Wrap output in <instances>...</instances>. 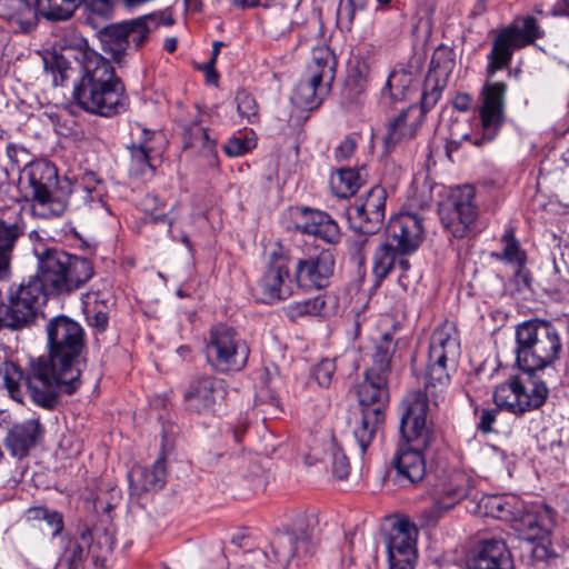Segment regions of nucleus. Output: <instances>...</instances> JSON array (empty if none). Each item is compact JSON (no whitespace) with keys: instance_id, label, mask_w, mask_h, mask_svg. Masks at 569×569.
Listing matches in <instances>:
<instances>
[{"instance_id":"1","label":"nucleus","mask_w":569,"mask_h":569,"mask_svg":"<svg viewBox=\"0 0 569 569\" xmlns=\"http://www.w3.org/2000/svg\"><path fill=\"white\" fill-rule=\"evenodd\" d=\"M47 332L49 358L30 362L27 389L34 405L53 409L61 390L71 395L79 386L84 332L78 322L67 317L51 320Z\"/></svg>"},{"instance_id":"2","label":"nucleus","mask_w":569,"mask_h":569,"mask_svg":"<svg viewBox=\"0 0 569 569\" xmlns=\"http://www.w3.org/2000/svg\"><path fill=\"white\" fill-rule=\"evenodd\" d=\"M479 507L486 516L510 522L519 538L528 543L533 561L547 562L556 556L550 540L555 516L548 506L527 505L518 496L505 493L482 497Z\"/></svg>"},{"instance_id":"3","label":"nucleus","mask_w":569,"mask_h":569,"mask_svg":"<svg viewBox=\"0 0 569 569\" xmlns=\"http://www.w3.org/2000/svg\"><path fill=\"white\" fill-rule=\"evenodd\" d=\"M401 408L402 440L395 455L393 465L400 477L416 483L426 475L422 450L432 441V431L427 419L428 403L421 391H412L403 398Z\"/></svg>"},{"instance_id":"4","label":"nucleus","mask_w":569,"mask_h":569,"mask_svg":"<svg viewBox=\"0 0 569 569\" xmlns=\"http://www.w3.org/2000/svg\"><path fill=\"white\" fill-rule=\"evenodd\" d=\"M561 349L560 333L549 321L532 319L516 328V361L525 372L543 370L559 358Z\"/></svg>"},{"instance_id":"5","label":"nucleus","mask_w":569,"mask_h":569,"mask_svg":"<svg viewBox=\"0 0 569 569\" xmlns=\"http://www.w3.org/2000/svg\"><path fill=\"white\" fill-rule=\"evenodd\" d=\"M460 356V340L456 326L446 321L430 338L428 361L425 372L426 402L438 406L445 400L450 382L449 367H455Z\"/></svg>"},{"instance_id":"6","label":"nucleus","mask_w":569,"mask_h":569,"mask_svg":"<svg viewBox=\"0 0 569 569\" xmlns=\"http://www.w3.org/2000/svg\"><path fill=\"white\" fill-rule=\"evenodd\" d=\"M38 271L54 295L70 293L86 284L93 276L90 260L57 249L37 252Z\"/></svg>"},{"instance_id":"7","label":"nucleus","mask_w":569,"mask_h":569,"mask_svg":"<svg viewBox=\"0 0 569 569\" xmlns=\"http://www.w3.org/2000/svg\"><path fill=\"white\" fill-rule=\"evenodd\" d=\"M249 355L247 341L236 329L220 325L209 331L206 357L214 371L220 373L241 371L247 366Z\"/></svg>"},{"instance_id":"8","label":"nucleus","mask_w":569,"mask_h":569,"mask_svg":"<svg viewBox=\"0 0 569 569\" xmlns=\"http://www.w3.org/2000/svg\"><path fill=\"white\" fill-rule=\"evenodd\" d=\"M543 32L538 26L536 19L527 16L519 21L497 31L490 52L487 56V73L491 78L499 70L509 67L513 51L533 43L542 38Z\"/></svg>"},{"instance_id":"9","label":"nucleus","mask_w":569,"mask_h":569,"mask_svg":"<svg viewBox=\"0 0 569 569\" xmlns=\"http://www.w3.org/2000/svg\"><path fill=\"white\" fill-rule=\"evenodd\" d=\"M47 295L53 293L38 271L11 293L9 306H0V329H19L30 323L44 303Z\"/></svg>"},{"instance_id":"10","label":"nucleus","mask_w":569,"mask_h":569,"mask_svg":"<svg viewBox=\"0 0 569 569\" xmlns=\"http://www.w3.org/2000/svg\"><path fill=\"white\" fill-rule=\"evenodd\" d=\"M548 397V388L542 381L529 378L521 381L512 378L496 387L492 398L500 410L513 415H523L527 411L540 408Z\"/></svg>"},{"instance_id":"11","label":"nucleus","mask_w":569,"mask_h":569,"mask_svg":"<svg viewBox=\"0 0 569 569\" xmlns=\"http://www.w3.org/2000/svg\"><path fill=\"white\" fill-rule=\"evenodd\" d=\"M57 169L48 161L27 163L20 174V184L29 188V196L53 216L63 213L66 197H54L51 188L56 184Z\"/></svg>"},{"instance_id":"12","label":"nucleus","mask_w":569,"mask_h":569,"mask_svg":"<svg viewBox=\"0 0 569 569\" xmlns=\"http://www.w3.org/2000/svg\"><path fill=\"white\" fill-rule=\"evenodd\" d=\"M443 227L455 237L463 238L478 217L472 186L453 189L439 209Z\"/></svg>"},{"instance_id":"13","label":"nucleus","mask_w":569,"mask_h":569,"mask_svg":"<svg viewBox=\"0 0 569 569\" xmlns=\"http://www.w3.org/2000/svg\"><path fill=\"white\" fill-rule=\"evenodd\" d=\"M73 99L84 111L102 117L117 114L126 110L128 104L122 83L78 84L73 90Z\"/></svg>"},{"instance_id":"14","label":"nucleus","mask_w":569,"mask_h":569,"mask_svg":"<svg viewBox=\"0 0 569 569\" xmlns=\"http://www.w3.org/2000/svg\"><path fill=\"white\" fill-rule=\"evenodd\" d=\"M419 530L408 518L398 519L386 539L389 569H415Z\"/></svg>"},{"instance_id":"15","label":"nucleus","mask_w":569,"mask_h":569,"mask_svg":"<svg viewBox=\"0 0 569 569\" xmlns=\"http://www.w3.org/2000/svg\"><path fill=\"white\" fill-rule=\"evenodd\" d=\"M289 260L278 251L270 254L268 266L256 286V297L264 303L286 300L292 295Z\"/></svg>"},{"instance_id":"16","label":"nucleus","mask_w":569,"mask_h":569,"mask_svg":"<svg viewBox=\"0 0 569 569\" xmlns=\"http://www.w3.org/2000/svg\"><path fill=\"white\" fill-rule=\"evenodd\" d=\"M386 201V189L379 184L372 187L348 209L351 226L362 233L377 232L385 219Z\"/></svg>"},{"instance_id":"17","label":"nucleus","mask_w":569,"mask_h":569,"mask_svg":"<svg viewBox=\"0 0 569 569\" xmlns=\"http://www.w3.org/2000/svg\"><path fill=\"white\" fill-rule=\"evenodd\" d=\"M131 143L128 147L130 151L129 172L137 178H148L154 173L160 163V153L153 146L159 136L140 123H134L130 129Z\"/></svg>"},{"instance_id":"18","label":"nucleus","mask_w":569,"mask_h":569,"mask_svg":"<svg viewBox=\"0 0 569 569\" xmlns=\"http://www.w3.org/2000/svg\"><path fill=\"white\" fill-rule=\"evenodd\" d=\"M507 86L503 82L487 83L482 90L480 108L481 138L472 139L470 134H461V139L470 140L475 146L491 141L498 133L503 121V100Z\"/></svg>"},{"instance_id":"19","label":"nucleus","mask_w":569,"mask_h":569,"mask_svg":"<svg viewBox=\"0 0 569 569\" xmlns=\"http://www.w3.org/2000/svg\"><path fill=\"white\" fill-rule=\"evenodd\" d=\"M455 67V52L451 49L439 47L433 51L430 70L427 77V84L429 86L433 82V87L430 91H426L421 96V107H418V109L422 114L437 103Z\"/></svg>"},{"instance_id":"20","label":"nucleus","mask_w":569,"mask_h":569,"mask_svg":"<svg viewBox=\"0 0 569 569\" xmlns=\"http://www.w3.org/2000/svg\"><path fill=\"white\" fill-rule=\"evenodd\" d=\"M467 567L468 569H513L515 561L503 539L486 538L475 546Z\"/></svg>"},{"instance_id":"21","label":"nucleus","mask_w":569,"mask_h":569,"mask_svg":"<svg viewBox=\"0 0 569 569\" xmlns=\"http://www.w3.org/2000/svg\"><path fill=\"white\" fill-rule=\"evenodd\" d=\"M335 258L330 250H322L316 257L299 260L296 266L297 282L301 288L321 289L333 273Z\"/></svg>"},{"instance_id":"22","label":"nucleus","mask_w":569,"mask_h":569,"mask_svg":"<svg viewBox=\"0 0 569 569\" xmlns=\"http://www.w3.org/2000/svg\"><path fill=\"white\" fill-rule=\"evenodd\" d=\"M423 233L421 219L412 213L392 217L387 227L388 238L402 253L417 250L423 240Z\"/></svg>"},{"instance_id":"23","label":"nucleus","mask_w":569,"mask_h":569,"mask_svg":"<svg viewBox=\"0 0 569 569\" xmlns=\"http://www.w3.org/2000/svg\"><path fill=\"white\" fill-rule=\"evenodd\" d=\"M222 381L212 377H201L194 380L184 395L190 410L198 413L212 412L219 401L224 397Z\"/></svg>"},{"instance_id":"24","label":"nucleus","mask_w":569,"mask_h":569,"mask_svg":"<svg viewBox=\"0 0 569 569\" xmlns=\"http://www.w3.org/2000/svg\"><path fill=\"white\" fill-rule=\"evenodd\" d=\"M273 556V569H284L297 555H309L313 549L311 535L308 531L298 536L295 532L277 533L270 543Z\"/></svg>"},{"instance_id":"25","label":"nucleus","mask_w":569,"mask_h":569,"mask_svg":"<svg viewBox=\"0 0 569 569\" xmlns=\"http://www.w3.org/2000/svg\"><path fill=\"white\" fill-rule=\"evenodd\" d=\"M295 226L302 233L316 236L328 243H337L341 236L338 224L330 216L309 208L296 210Z\"/></svg>"},{"instance_id":"26","label":"nucleus","mask_w":569,"mask_h":569,"mask_svg":"<svg viewBox=\"0 0 569 569\" xmlns=\"http://www.w3.org/2000/svg\"><path fill=\"white\" fill-rule=\"evenodd\" d=\"M422 122V112L417 106L410 104L401 110L389 124L383 137L387 151H391L398 144L412 139Z\"/></svg>"},{"instance_id":"27","label":"nucleus","mask_w":569,"mask_h":569,"mask_svg":"<svg viewBox=\"0 0 569 569\" xmlns=\"http://www.w3.org/2000/svg\"><path fill=\"white\" fill-rule=\"evenodd\" d=\"M355 389L360 409L386 411L389 403L387 378L365 372L363 380L357 383Z\"/></svg>"},{"instance_id":"28","label":"nucleus","mask_w":569,"mask_h":569,"mask_svg":"<svg viewBox=\"0 0 569 569\" xmlns=\"http://www.w3.org/2000/svg\"><path fill=\"white\" fill-rule=\"evenodd\" d=\"M122 83L110 61L93 50L82 53V78L79 84L109 86Z\"/></svg>"},{"instance_id":"29","label":"nucleus","mask_w":569,"mask_h":569,"mask_svg":"<svg viewBox=\"0 0 569 569\" xmlns=\"http://www.w3.org/2000/svg\"><path fill=\"white\" fill-rule=\"evenodd\" d=\"M309 457L315 461L321 460L327 465L331 466L332 475L340 480L348 477L350 472L349 459L339 447L333 436L329 432L322 438L321 446L315 443L311 449Z\"/></svg>"},{"instance_id":"30","label":"nucleus","mask_w":569,"mask_h":569,"mask_svg":"<svg viewBox=\"0 0 569 569\" xmlns=\"http://www.w3.org/2000/svg\"><path fill=\"white\" fill-rule=\"evenodd\" d=\"M128 478L133 495L140 496L148 491L161 489L166 483L164 458H158L150 468L134 466Z\"/></svg>"},{"instance_id":"31","label":"nucleus","mask_w":569,"mask_h":569,"mask_svg":"<svg viewBox=\"0 0 569 569\" xmlns=\"http://www.w3.org/2000/svg\"><path fill=\"white\" fill-rule=\"evenodd\" d=\"M385 412L380 409H360L349 420V427L360 448L365 453L372 442L379 426L383 422Z\"/></svg>"},{"instance_id":"32","label":"nucleus","mask_w":569,"mask_h":569,"mask_svg":"<svg viewBox=\"0 0 569 569\" xmlns=\"http://www.w3.org/2000/svg\"><path fill=\"white\" fill-rule=\"evenodd\" d=\"M41 435V426L38 420L29 419L22 423L14 425L7 435L6 445L8 450L18 458L28 455L30 448L34 447Z\"/></svg>"},{"instance_id":"33","label":"nucleus","mask_w":569,"mask_h":569,"mask_svg":"<svg viewBox=\"0 0 569 569\" xmlns=\"http://www.w3.org/2000/svg\"><path fill=\"white\" fill-rule=\"evenodd\" d=\"M472 485L471 478L463 471L451 472L439 490L435 508L438 510L450 509L470 493Z\"/></svg>"},{"instance_id":"34","label":"nucleus","mask_w":569,"mask_h":569,"mask_svg":"<svg viewBox=\"0 0 569 569\" xmlns=\"http://www.w3.org/2000/svg\"><path fill=\"white\" fill-rule=\"evenodd\" d=\"M397 343L389 333H385L373 346L369 353L370 363L365 372L369 375L382 376L388 379L391 370V360L396 351Z\"/></svg>"},{"instance_id":"35","label":"nucleus","mask_w":569,"mask_h":569,"mask_svg":"<svg viewBox=\"0 0 569 569\" xmlns=\"http://www.w3.org/2000/svg\"><path fill=\"white\" fill-rule=\"evenodd\" d=\"M329 88L330 83H325L322 80L308 74L307 79L297 84L293 100L303 108L312 109L320 104Z\"/></svg>"},{"instance_id":"36","label":"nucleus","mask_w":569,"mask_h":569,"mask_svg":"<svg viewBox=\"0 0 569 569\" xmlns=\"http://www.w3.org/2000/svg\"><path fill=\"white\" fill-rule=\"evenodd\" d=\"M411 72L405 69L393 70L389 74L386 86L382 89V99L385 101L389 100L390 102H396L410 98L415 90Z\"/></svg>"},{"instance_id":"37","label":"nucleus","mask_w":569,"mask_h":569,"mask_svg":"<svg viewBox=\"0 0 569 569\" xmlns=\"http://www.w3.org/2000/svg\"><path fill=\"white\" fill-rule=\"evenodd\" d=\"M336 71V58L333 52L325 46L312 50V59L308 66V74L322 80L325 83L333 81Z\"/></svg>"},{"instance_id":"38","label":"nucleus","mask_w":569,"mask_h":569,"mask_svg":"<svg viewBox=\"0 0 569 569\" xmlns=\"http://www.w3.org/2000/svg\"><path fill=\"white\" fill-rule=\"evenodd\" d=\"M184 144L188 148L197 149L201 154L207 157L210 164L214 163L217 159L216 141L209 137L207 129L198 122L186 128Z\"/></svg>"},{"instance_id":"39","label":"nucleus","mask_w":569,"mask_h":569,"mask_svg":"<svg viewBox=\"0 0 569 569\" xmlns=\"http://www.w3.org/2000/svg\"><path fill=\"white\" fill-rule=\"evenodd\" d=\"M21 234L22 228L18 220H0V274L8 270L13 247Z\"/></svg>"},{"instance_id":"40","label":"nucleus","mask_w":569,"mask_h":569,"mask_svg":"<svg viewBox=\"0 0 569 569\" xmlns=\"http://www.w3.org/2000/svg\"><path fill=\"white\" fill-rule=\"evenodd\" d=\"M127 30L123 22L109 26L101 32L103 49L111 53L113 59L120 61L121 57L130 49V40L126 37Z\"/></svg>"},{"instance_id":"41","label":"nucleus","mask_w":569,"mask_h":569,"mask_svg":"<svg viewBox=\"0 0 569 569\" xmlns=\"http://www.w3.org/2000/svg\"><path fill=\"white\" fill-rule=\"evenodd\" d=\"M399 254H403L389 242L381 243L375 251L372 272L378 282L386 279L397 264Z\"/></svg>"},{"instance_id":"42","label":"nucleus","mask_w":569,"mask_h":569,"mask_svg":"<svg viewBox=\"0 0 569 569\" xmlns=\"http://www.w3.org/2000/svg\"><path fill=\"white\" fill-rule=\"evenodd\" d=\"M362 177L355 169H340L332 174L330 184L337 197L347 198L353 194L362 184Z\"/></svg>"},{"instance_id":"43","label":"nucleus","mask_w":569,"mask_h":569,"mask_svg":"<svg viewBox=\"0 0 569 569\" xmlns=\"http://www.w3.org/2000/svg\"><path fill=\"white\" fill-rule=\"evenodd\" d=\"M373 56L369 49H358L348 63V74L357 84L365 83L371 73Z\"/></svg>"},{"instance_id":"44","label":"nucleus","mask_w":569,"mask_h":569,"mask_svg":"<svg viewBox=\"0 0 569 569\" xmlns=\"http://www.w3.org/2000/svg\"><path fill=\"white\" fill-rule=\"evenodd\" d=\"M123 26L130 40V49L138 50L148 39L152 27L156 26L154 19L149 16L140 17L133 20L123 21Z\"/></svg>"},{"instance_id":"45","label":"nucleus","mask_w":569,"mask_h":569,"mask_svg":"<svg viewBox=\"0 0 569 569\" xmlns=\"http://www.w3.org/2000/svg\"><path fill=\"white\" fill-rule=\"evenodd\" d=\"M27 376L28 373L23 376L20 367L12 361H6L0 367V377L10 397L19 402L22 400L20 385L22 380L27 385Z\"/></svg>"},{"instance_id":"46","label":"nucleus","mask_w":569,"mask_h":569,"mask_svg":"<svg viewBox=\"0 0 569 569\" xmlns=\"http://www.w3.org/2000/svg\"><path fill=\"white\" fill-rule=\"evenodd\" d=\"M326 301L322 296L297 301L289 306V313L293 317L321 316L325 313Z\"/></svg>"},{"instance_id":"47","label":"nucleus","mask_w":569,"mask_h":569,"mask_svg":"<svg viewBox=\"0 0 569 569\" xmlns=\"http://www.w3.org/2000/svg\"><path fill=\"white\" fill-rule=\"evenodd\" d=\"M3 17L8 20L22 22L33 14V8L27 0H1Z\"/></svg>"},{"instance_id":"48","label":"nucleus","mask_w":569,"mask_h":569,"mask_svg":"<svg viewBox=\"0 0 569 569\" xmlns=\"http://www.w3.org/2000/svg\"><path fill=\"white\" fill-rule=\"evenodd\" d=\"M254 147L256 139L253 134L251 132H240L239 134L230 138L223 149L229 157H240L252 150Z\"/></svg>"},{"instance_id":"49","label":"nucleus","mask_w":569,"mask_h":569,"mask_svg":"<svg viewBox=\"0 0 569 569\" xmlns=\"http://www.w3.org/2000/svg\"><path fill=\"white\" fill-rule=\"evenodd\" d=\"M237 110L241 118L249 123H253L259 119V108L253 96L247 91H238L236 96Z\"/></svg>"},{"instance_id":"50","label":"nucleus","mask_w":569,"mask_h":569,"mask_svg":"<svg viewBox=\"0 0 569 569\" xmlns=\"http://www.w3.org/2000/svg\"><path fill=\"white\" fill-rule=\"evenodd\" d=\"M502 240L505 242V248L501 258L510 263L522 266L526 262V256L520 249L518 241L515 239L513 231L507 230Z\"/></svg>"},{"instance_id":"51","label":"nucleus","mask_w":569,"mask_h":569,"mask_svg":"<svg viewBox=\"0 0 569 569\" xmlns=\"http://www.w3.org/2000/svg\"><path fill=\"white\" fill-rule=\"evenodd\" d=\"M357 7L353 0H340L337 9V26L342 31H350Z\"/></svg>"},{"instance_id":"52","label":"nucleus","mask_w":569,"mask_h":569,"mask_svg":"<svg viewBox=\"0 0 569 569\" xmlns=\"http://www.w3.org/2000/svg\"><path fill=\"white\" fill-rule=\"evenodd\" d=\"M100 180L93 172H87L81 177V181L77 187V192H83L84 200H99L101 201V192L99 190Z\"/></svg>"},{"instance_id":"53","label":"nucleus","mask_w":569,"mask_h":569,"mask_svg":"<svg viewBox=\"0 0 569 569\" xmlns=\"http://www.w3.org/2000/svg\"><path fill=\"white\" fill-rule=\"evenodd\" d=\"M335 371V361L331 359H323L315 367L313 377L320 387L328 388L332 381Z\"/></svg>"},{"instance_id":"54","label":"nucleus","mask_w":569,"mask_h":569,"mask_svg":"<svg viewBox=\"0 0 569 569\" xmlns=\"http://www.w3.org/2000/svg\"><path fill=\"white\" fill-rule=\"evenodd\" d=\"M38 527L44 536L54 538L63 529L62 516L57 511L50 510L46 516V520H43Z\"/></svg>"},{"instance_id":"55","label":"nucleus","mask_w":569,"mask_h":569,"mask_svg":"<svg viewBox=\"0 0 569 569\" xmlns=\"http://www.w3.org/2000/svg\"><path fill=\"white\" fill-rule=\"evenodd\" d=\"M269 560L264 550L256 549L247 552L241 563V569H268Z\"/></svg>"},{"instance_id":"56","label":"nucleus","mask_w":569,"mask_h":569,"mask_svg":"<svg viewBox=\"0 0 569 569\" xmlns=\"http://www.w3.org/2000/svg\"><path fill=\"white\" fill-rule=\"evenodd\" d=\"M86 550L77 541H70L67 546L63 559L68 562L69 569H79L86 558Z\"/></svg>"},{"instance_id":"57","label":"nucleus","mask_w":569,"mask_h":569,"mask_svg":"<svg viewBox=\"0 0 569 569\" xmlns=\"http://www.w3.org/2000/svg\"><path fill=\"white\" fill-rule=\"evenodd\" d=\"M357 148V139L353 136H348L342 139L335 148V158L339 161L350 159Z\"/></svg>"},{"instance_id":"58","label":"nucleus","mask_w":569,"mask_h":569,"mask_svg":"<svg viewBox=\"0 0 569 569\" xmlns=\"http://www.w3.org/2000/svg\"><path fill=\"white\" fill-rule=\"evenodd\" d=\"M84 310L89 321L99 330L103 331L108 326V315L106 311L98 309L90 302H86Z\"/></svg>"},{"instance_id":"59","label":"nucleus","mask_w":569,"mask_h":569,"mask_svg":"<svg viewBox=\"0 0 569 569\" xmlns=\"http://www.w3.org/2000/svg\"><path fill=\"white\" fill-rule=\"evenodd\" d=\"M497 420V410L495 409H482L479 416L478 428L483 433L492 431V425Z\"/></svg>"},{"instance_id":"60","label":"nucleus","mask_w":569,"mask_h":569,"mask_svg":"<svg viewBox=\"0 0 569 569\" xmlns=\"http://www.w3.org/2000/svg\"><path fill=\"white\" fill-rule=\"evenodd\" d=\"M6 152L10 160L17 164H19L23 160H27L28 152L23 147L8 144Z\"/></svg>"},{"instance_id":"61","label":"nucleus","mask_w":569,"mask_h":569,"mask_svg":"<svg viewBox=\"0 0 569 569\" xmlns=\"http://www.w3.org/2000/svg\"><path fill=\"white\" fill-rule=\"evenodd\" d=\"M471 102H472L471 96L466 92H462V93H458L455 97V99L452 101V106L456 110H458L460 112H466L470 109Z\"/></svg>"},{"instance_id":"62","label":"nucleus","mask_w":569,"mask_h":569,"mask_svg":"<svg viewBox=\"0 0 569 569\" xmlns=\"http://www.w3.org/2000/svg\"><path fill=\"white\" fill-rule=\"evenodd\" d=\"M50 510L42 507H34L27 510V519L29 521H37L39 525L46 520V516Z\"/></svg>"},{"instance_id":"63","label":"nucleus","mask_w":569,"mask_h":569,"mask_svg":"<svg viewBox=\"0 0 569 569\" xmlns=\"http://www.w3.org/2000/svg\"><path fill=\"white\" fill-rule=\"evenodd\" d=\"M52 62H50L48 59H46V67L48 68L49 66L52 68L53 66L57 68V70L59 71V73L64 77V72L68 70L69 68V63L68 61L62 57V56H53L52 57Z\"/></svg>"},{"instance_id":"64","label":"nucleus","mask_w":569,"mask_h":569,"mask_svg":"<svg viewBox=\"0 0 569 569\" xmlns=\"http://www.w3.org/2000/svg\"><path fill=\"white\" fill-rule=\"evenodd\" d=\"M177 44H178V41L176 38H168L166 39L164 41V49L168 51V52H174L176 49H177Z\"/></svg>"}]
</instances>
